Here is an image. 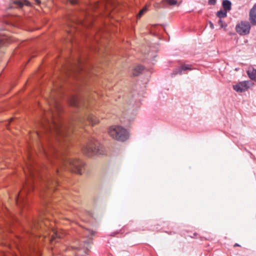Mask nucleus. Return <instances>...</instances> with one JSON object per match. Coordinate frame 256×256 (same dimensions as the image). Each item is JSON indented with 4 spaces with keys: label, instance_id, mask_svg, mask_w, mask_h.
<instances>
[{
    "label": "nucleus",
    "instance_id": "1",
    "mask_svg": "<svg viewBox=\"0 0 256 256\" xmlns=\"http://www.w3.org/2000/svg\"><path fill=\"white\" fill-rule=\"evenodd\" d=\"M42 151L46 158L49 166H54L58 172L64 169L75 174L82 175L84 170V162L72 154H57V150L53 146H49L48 150L42 147Z\"/></svg>",
    "mask_w": 256,
    "mask_h": 256
},
{
    "label": "nucleus",
    "instance_id": "2",
    "mask_svg": "<svg viewBox=\"0 0 256 256\" xmlns=\"http://www.w3.org/2000/svg\"><path fill=\"white\" fill-rule=\"evenodd\" d=\"M50 104L52 105L50 110L44 114L42 126L44 132H53L60 141L67 134V128L59 118L58 115L61 111V108L58 102L54 100Z\"/></svg>",
    "mask_w": 256,
    "mask_h": 256
},
{
    "label": "nucleus",
    "instance_id": "3",
    "mask_svg": "<svg viewBox=\"0 0 256 256\" xmlns=\"http://www.w3.org/2000/svg\"><path fill=\"white\" fill-rule=\"evenodd\" d=\"M84 154L88 156L96 154H104L103 146L94 138L90 140L82 148Z\"/></svg>",
    "mask_w": 256,
    "mask_h": 256
},
{
    "label": "nucleus",
    "instance_id": "4",
    "mask_svg": "<svg viewBox=\"0 0 256 256\" xmlns=\"http://www.w3.org/2000/svg\"><path fill=\"white\" fill-rule=\"evenodd\" d=\"M110 136L117 140L124 142L128 137V131L124 128L118 126H114L110 128L108 130Z\"/></svg>",
    "mask_w": 256,
    "mask_h": 256
},
{
    "label": "nucleus",
    "instance_id": "5",
    "mask_svg": "<svg viewBox=\"0 0 256 256\" xmlns=\"http://www.w3.org/2000/svg\"><path fill=\"white\" fill-rule=\"evenodd\" d=\"M250 22L242 20L236 25V30L240 36H246L250 34Z\"/></svg>",
    "mask_w": 256,
    "mask_h": 256
},
{
    "label": "nucleus",
    "instance_id": "6",
    "mask_svg": "<svg viewBox=\"0 0 256 256\" xmlns=\"http://www.w3.org/2000/svg\"><path fill=\"white\" fill-rule=\"evenodd\" d=\"M98 122V120L92 114H89L84 118H80L78 120V123L82 126L86 124L87 122L94 126Z\"/></svg>",
    "mask_w": 256,
    "mask_h": 256
},
{
    "label": "nucleus",
    "instance_id": "7",
    "mask_svg": "<svg viewBox=\"0 0 256 256\" xmlns=\"http://www.w3.org/2000/svg\"><path fill=\"white\" fill-rule=\"evenodd\" d=\"M250 86V83L248 81L240 82L232 86L234 90L238 92H242L246 91Z\"/></svg>",
    "mask_w": 256,
    "mask_h": 256
},
{
    "label": "nucleus",
    "instance_id": "8",
    "mask_svg": "<svg viewBox=\"0 0 256 256\" xmlns=\"http://www.w3.org/2000/svg\"><path fill=\"white\" fill-rule=\"evenodd\" d=\"M250 23L252 25H256V3L250 9L249 13Z\"/></svg>",
    "mask_w": 256,
    "mask_h": 256
},
{
    "label": "nucleus",
    "instance_id": "9",
    "mask_svg": "<svg viewBox=\"0 0 256 256\" xmlns=\"http://www.w3.org/2000/svg\"><path fill=\"white\" fill-rule=\"evenodd\" d=\"M192 70V65L187 64H183L178 68L175 69L173 72V74L176 75L178 74H182V71Z\"/></svg>",
    "mask_w": 256,
    "mask_h": 256
},
{
    "label": "nucleus",
    "instance_id": "10",
    "mask_svg": "<svg viewBox=\"0 0 256 256\" xmlns=\"http://www.w3.org/2000/svg\"><path fill=\"white\" fill-rule=\"evenodd\" d=\"M13 4L16 7L22 8L24 6H30V2L27 0H14Z\"/></svg>",
    "mask_w": 256,
    "mask_h": 256
},
{
    "label": "nucleus",
    "instance_id": "11",
    "mask_svg": "<svg viewBox=\"0 0 256 256\" xmlns=\"http://www.w3.org/2000/svg\"><path fill=\"white\" fill-rule=\"evenodd\" d=\"M28 161L26 162V166L30 170H32V169L34 167V162L32 158L31 154H29L28 156Z\"/></svg>",
    "mask_w": 256,
    "mask_h": 256
},
{
    "label": "nucleus",
    "instance_id": "12",
    "mask_svg": "<svg viewBox=\"0 0 256 256\" xmlns=\"http://www.w3.org/2000/svg\"><path fill=\"white\" fill-rule=\"evenodd\" d=\"M92 239L91 238H88L86 240L84 241L83 248L85 252L90 248V245L92 244Z\"/></svg>",
    "mask_w": 256,
    "mask_h": 256
},
{
    "label": "nucleus",
    "instance_id": "13",
    "mask_svg": "<svg viewBox=\"0 0 256 256\" xmlns=\"http://www.w3.org/2000/svg\"><path fill=\"white\" fill-rule=\"evenodd\" d=\"M224 10L227 12L230 11L232 8V3L228 0H224L222 2Z\"/></svg>",
    "mask_w": 256,
    "mask_h": 256
},
{
    "label": "nucleus",
    "instance_id": "14",
    "mask_svg": "<svg viewBox=\"0 0 256 256\" xmlns=\"http://www.w3.org/2000/svg\"><path fill=\"white\" fill-rule=\"evenodd\" d=\"M246 72L251 80H256V69L252 68L248 70Z\"/></svg>",
    "mask_w": 256,
    "mask_h": 256
},
{
    "label": "nucleus",
    "instance_id": "15",
    "mask_svg": "<svg viewBox=\"0 0 256 256\" xmlns=\"http://www.w3.org/2000/svg\"><path fill=\"white\" fill-rule=\"evenodd\" d=\"M143 69V66H136L133 70L132 74L134 76H138L142 72Z\"/></svg>",
    "mask_w": 256,
    "mask_h": 256
},
{
    "label": "nucleus",
    "instance_id": "16",
    "mask_svg": "<svg viewBox=\"0 0 256 256\" xmlns=\"http://www.w3.org/2000/svg\"><path fill=\"white\" fill-rule=\"evenodd\" d=\"M70 104L74 106H78L80 104V100L77 97L72 96L70 100Z\"/></svg>",
    "mask_w": 256,
    "mask_h": 256
},
{
    "label": "nucleus",
    "instance_id": "17",
    "mask_svg": "<svg viewBox=\"0 0 256 256\" xmlns=\"http://www.w3.org/2000/svg\"><path fill=\"white\" fill-rule=\"evenodd\" d=\"M227 12H228L225 10H220L216 12V15L219 18L222 19V18L226 17Z\"/></svg>",
    "mask_w": 256,
    "mask_h": 256
},
{
    "label": "nucleus",
    "instance_id": "18",
    "mask_svg": "<svg viewBox=\"0 0 256 256\" xmlns=\"http://www.w3.org/2000/svg\"><path fill=\"white\" fill-rule=\"evenodd\" d=\"M148 6H146L142 10H140L137 16L138 18H140L147 10Z\"/></svg>",
    "mask_w": 256,
    "mask_h": 256
},
{
    "label": "nucleus",
    "instance_id": "19",
    "mask_svg": "<svg viewBox=\"0 0 256 256\" xmlns=\"http://www.w3.org/2000/svg\"><path fill=\"white\" fill-rule=\"evenodd\" d=\"M60 238V236L56 232L54 231L53 234L52 235V238L50 240L51 243L56 238Z\"/></svg>",
    "mask_w": 256,
    "mask_h": 256
},
{
    "label": "nucleus",
    "instance_id": "20",
    "mask_svg": "<svg viewBox=\"0 0 256 256\" xmlns=\"http://www.w3.org/2000/svg\"><path fill=\"white\" fill-rule=\"evenodd\" d=\"M218 24L220 25L221 28H226L228 26L227 24L222 20L221 18L219 19Z\"/></svg>",
    "mask_w": 256,
    "mask_h": 256
},
{
    "label": "nucleus",
    "instance_id": "21",
    "mask_svg": "<svg viewBox=\"0 0 256 256\" xmlns=\"http://www.w3.org/2000/svg\"><path fill=\"white\" fill-rule=\"evenodd\" d=\"M164 2H166L170 6L176 5L177 3L176 0H163Z\"/></svg>",
    "mask_w": 256,
    "mask_h": 256
},
{
    "label": "nucleus",
    "instance_id": "22",
    "mask_svg": "<svg viewBox=\"0 0 256 256\" xmlns=\"http://www.w3.org/2000/svg\"><path fill=\"white\" fill-rule=\"evenodd\" d=\"M77 28H76V27H75V26H74V28H71L70 30L68 32V33L70 34V36H72V33L73 32V31L76 30V29H77Z\"/></svg>",
    "mask_w": 256,
    "mask_h": 256
},
{
    "label": "nucleus",
    "instance_id": "23",
    "mask_svg": "<svg viewBox=\"0 0 256 256\" xmlns=\"http://www.w3.org/2000/svg\"><path fill=\"white\" fill-rule=\"evenodd\" d=\"M216 0H208V3L210 5H214L216 3Z\"/></svg>",
    "mask_w": 256,
    "mask_h": 256
},
{
    "label": "nucleus",
    "instance_id": "24",
    "mask_svg": "<svg viewBox=\"0 0 256 256\" xmlns=\"http://www.w3.org/2000/svg\"><path fill=\"white\" fill-rule=\"evenodd\" d=\"M86 231L88 232V234L90 235H94L95 234V232L92 230H86Z\"/></svg>",
    "mask_w": 256,
    "mask_h": 256
},
{
    "label": "nucleus",
    "instance_id": "25",
    "mask_svg": "<svg viewBox=\"0 0 256 256\" xmlns=\"http://www.w3.org/2000/svg\"><path fill=\"white\" fill-rule=\"evenodd\" d=\"M68 1L73 4H77L78 2L77 0H68Z\"/></svg>",
    "mask_w": 256,
    "mask_h": 256
},
{
    "label": "nucleus",
    "instance_id": "26",
    "mask_svg": "<svg viewBox=\"0 0 256 256\" xmlns=\"http://www.w3.org/2000/svg\"><path fill=\"white\" fill-rule=\"evenodd\" d=\"M80 25L82 26H86V24L84 22L80 21Z\"/></svg>",
    "mask_w": 256,
    "mask_h": 256
},
{
    "label": "nucleus",
    "instance_id": "27",
    "mask_svg": "<svg viewBox=\"0 0 256 256\" xmlns=\"http://www.w3.org/2000/svg\"><path fill=\"white\" fill-rule=\"evenodd\" d=\"M56 184V182H54V184H49V185L48 186V188H53V186H54V184Z\"/></svg>",
    "mask_w": 256,
    "mask_h": 256
},
{
    "label": "nucleus",
    "instance_id": "28",
    "mask_svg": "<svg viewBox=\"0 0 256 256\" xmlns=\"http://www.w3.org/2000/svg\"><path fill=\"white\" fill-rule=\"evenodd\" d=\"M210 27L211 28L214 29V26L212 22H210Z\"/></svg>",
    "mask_w": 256,
    "mask_h": 256
},
{
    "label": "nucleus",
    "instance_id": "29",
    "mask_svg": "<svg viewBox=\"0 0 256 256\" xmlns=\"http://www.w3.org/2000/svg\"><path fill=\"white\" fill-rule=\"evenodd\" d=\"M35 2L38 4H40V0H35Z\"/></svg>",
    "mask_w": 256,
    "mask_h": 256
},
{
    "label": "nucleus",
    "instance_id": "30",
    "mask_svg": "<svg viewBox=\"0 0 256 256\" xmlns=\"http://www.w3.org/2000/svg\"><path fill=\"white\" fill-rule=\"evenodd\" d=\"M240 246V245H239L238 244H234V247H235V246Z\"/></svg>",
    "mask_w": 256,
    "mask_h": 256
},
{
    "label": "nucleus",
    "instance_id": "31",
    "mask_svg": "<svg viewBox=\"0 0 256 256\" xmlns=\"http://www.w3.org/2000/svg\"><path fill=\"white\" fill-rule=\"evenodd\" d=\"M44 167L45 168H46V169H48V166L47 165H44Z\"/></svg>",
    "mask_w": 256,
    "mask_h": 256
},
{
    "label": "nucleus",
    "instance_id": "32",
    "mask_svg": "<svg viewBox=\"0 0 256 256\" xmlns=\"http://www.w3.org/2000/svg\"><path fill=\"white\" fill-rule=\"evenodd\" d=\"M2 41L0 40V46L2 45Z\"/></svg>",
    "mask_w": 256,
    "mask_h": 256
},
{
    "label": "nucleus",
    "instance_id": "33",
    "mask_svg": "<svg viewBox=\"0 0 256 256\" xmlns=\"http://www.w3.org/2000/svg\"><path fill=\"white\" fill-rule=\"evenodd\" d=\"M16 203H17V204H18V205H19V204H19V203H20V202H18V201L16 200Z\"/></svg>",
    "mask_w": 256,
    "mask_h": 256
},
{
    "label": "nucleus",
    "instance_id": "34",
    "mask_svg": "<svg viewBox=\"0 0 256 256\" xmlns=\"http://www.w3.org/2000/svg\"><path fill=\"white\" fill-rule=\"evenodd\" d=\"M78 24L80 25V22H78V24H75V25H78Z\"/></svg>",
    "mask_w": 256,
    "mask_h": 256
},
{
    "label": "nucleus",
    "instance_id": "35",
    "mask_svg": "<svg viewBox=\"0 0 256 256\" xmlns=\"http://www.w3.org/2000/svg\"><path fill=\"white\" fill-rule=\"evenodd\" d=\"M78 24L80 25V22H78V24H75V25H78Z\"/></svg>",
    "mask_w": 256,
    "mask_h": 256
},
{
    "label": "nucleus",
    "instance_id": "36",
    "mask_svg": "<svg viewBox=\"0 0 256 256\" xmlns=\"http://www.w3.org/2000/svg\"><path fill=\"white\" fill-rule=\"evenodd\" d=\"M36 135H37L38 136H40V135H39V134H38V133H37V134H36Z\"/></svg>",
    "mask_w": 256,
    "mask_h": 256
},
{
    "label": "nucleus",
    "instance_id": "37",
    "mask_svg": "<svg viewBox=\"0 0 256 256\" xmlns=\"http://www.w3.org/2000/svg\"><path fill=\"white\" fill-rule=\"evenodd\" d=\"M44 224L46 226V224L44 222Z\"/></svg>",
    "mask_w": 256,
    "mask_h": 256
}]
</instances>
